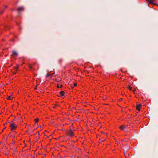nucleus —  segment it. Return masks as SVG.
<instances>
[{"label":"nucleus","instance_id":"39448f33","mask_svg":"<svg viewBox=\"0 0 158 158\" xmlns=\"http://www.w3.org/2000/svg\"><path fill=\"white\" fill-rule=\"evenodd\" d=\"M142 105L141 104L139 103L136 106V109L139 111L140 110Z\"/></svg>","mask_w":158,"mask_h":158},{"label":"nucleus","instance_id":"423d86ee","mask_svg":"<svg viewBox=\"0 0 158 158\" xmlns=\"http://www.w3.org/2000/svg\"><path fill=\"white\" fill-rule=\"evenodd\" d=\"M13 69H14V70L15 71H14L13 72V73L14 74H16V73L17 70L19 69V66H17L16 67H13Z\"/></svg>","mask_w":158,"mask_h":158},{"label":"nucleus","instance_id":"ddd939ff","mask_svg":"<svg viewBox=\"0 0 158 158\" xmlns=\"http://www.w3.org/2000/svg\"><path fill=\"white\" fill-rule=\"evenodd\" d=\"M34 121L35 122V124L37 123L39 121V119L38 118H36L34 119Z\"/></svg>","mask_w":158,"mask_h":158},{"label":"nucleus","instance_id":"2eb2a0df","mask_svg":"<svg viewBox=\"0 0 158 158\" xmlns=\"http://www.w3.org/2000/svg\"><path fill=\"white\" fill-rule=\"evenodd\" d=\"M88 69H90L89 70H88L89 72H90L93 71V69L92 67H89V68H88Z\"/></svg>","mask_w":158,"mask_h":158},{"label":"nucleus","instance_id":"6e6552de","mask_svg":"<svg viewBox=\"0 0 158 158\" xmlns=\"http://www.w3.org/2000/svg\"><path fill=\"white\" fill-rule=\"evenodd\" d=\"M13 98V96L12 95H11L9 96H7L6 98L8 100H11Z\"/></svg>","mask_w":158,"mask_h":158},{"label":"nucleus","instance_id":"f03ea898","mask_svg":"<svg viewBox=\"0 0 158 158\" xmlns=\"http://www.w3.org/2000/svg\"><path fill=\"white\" fill-rule=\"evenodd\" d=\"M7 8V5H3L2 6H0V15L3 14Z\"/></svg>","mask_w":158,"mask_h":158},{"label":"nucleus","instance_id":"0eeeda50","mask_svg":"<svg viewBox=\"0 0 158 158\" xmlns=\"http://www.w3.org/2000/svg\"><path fill=\"white\" fill-rule=\"evenodd\" d=\"M68 134L72 136L74 135V132L71 130H70L68 132Z\"/></svg>","mask_w":158,"mask_h":158},{"label":"nucleus","instance_id":"f3484780","mask_svg":"<svg viewBox=\"0 0 158 158\" xmlns=\"http://www.w3.org/2000/svg\"><path fill=\"white\" fill-rule=\"evenodd\" d=\"M135 90H136L135 89V88H133L132 91L134 94H135Z\"/></svg>","mask_w":158,"mask_h":158},{"label":"nucleus","instance_id":"4be33fe9","mask_svg":"<svg viewBox=\"0 0 158 158\" xmlns=\"http://www.w3.org/2000/svg\"><path fill=\"white\" fill-rule=\"evenodd\" d=\"M57 87L59 88V86L58 85L57 86Z\"/></svg>","mask_w":158,"mask_h":158},{"label":"nucleus","instance_id":"4468645a","mask_svg":"<svg viewBox=\"0 0 158 158\" xmlns=\"http://www.w3.org/2000/svg\"><path fill=\"white\" fill-rule=\"evenodd\" d=\"M12 55L13 56H17L18 55V53L17 52L15 51H13L12 52Z\"/></svg>","mask_w":158,"mask_h":158},{"label":"nucleus","instance_id":"20e7f679","mask_svg":"<svg viewBox=\"0 0 158 158\" xmlns=\"http://www.w3.org/2000/svg\"><path fill=\"white\" fill-rule=\"evenodd\" d=\"M146 1L148 3V4H150L152 5H154L156 6V3H155L156 2V0H146Z\"/></svg>","mask_w":158,"mask_h":158},{"label":"nucleus","instance_id":"412c9836","mask_svg":"<svg viewBox=\"0 0 158 158\" xmlns=\"http://www.w3.org/2000/svg\"><path fill=\"white\" fill-rule=\"evenodd\" d=\"M62 87V85H60V88H61Z\"/></svg>","mask_w":158,"mask_h":158},{"label":"nucleus","instance_id":"aec40b11","mask_svg":"<svg viewBox=\"0 0 158 158\" xmlns=\"http://www.w3.org/2000/svg\"><path fill=\"white\" fill-rule=\"evenodd\" d=\"M156 6H157L158 7V4L156 3Z\"/></svg>","mask_w":158,"mask_h":158},{"label":"nucleus","instance_id":"a211bd4d","mask_svg":"<svg viewBox=\"0 0 158 158\" xmlns=\"http://www.w3.org/2000/svg\"><path fill=\"white\" fill-rule=\"evenodd\" d=\"M77 84L76 83H74V86H77Z\"/></svg>","mask_w":158,"mask_h":158},{"label":"nucleus","instance_id":"9d476101","mask_svg":"<svg viewBox=\"0 0 158 158\" xmlns=\"http://www.w3.org/2000/svg\"><path fill=\"white\" fill-rule=\"evenodd\" d=\"M125 128V125H121L119 127V128L122 130H123Z\"/></svg>","mask_w":158,"mask_h":158},{"label":"nucleus","instance_id":"1a4fd4ad","mask_svg":"<svg viewBox=\"0 0 158 158\" xmlns=\"http://www.w3.org/2000/svg\"><path fill=\"white\" fill-rule=\"evenodd\" d=\"M65 92L63 91H61L60 92V96H64Z\"/></svg>","mask_w":158,"mask_h":158},{"label":"nucleus","instance_id":"f257e3e1","mask_svg":"<svg viewBox=\"0 0 158 158\" xmlns=\"http://www.w3.org/2000/svg\"><path fill=\"white\" fill-rule=\"evenodd\" d=\"M27 65L30 69L33 70L35 69L36 66H37V64L36 63H34L32 64H27Z\"/></svg>","mask_w":158,"mask_h":158},{"label":"nucleus","instance_id":"5701e85b","mask_svg":"<svg viewBox=\"0 0 158 158\" xmlns=\"http://www.w3.org/2000/svg\"><path fill=\"white\" fill-rule=\"evenodd\" d=\"M36 89V87H35V89Z\"/></svg>","mask_w":158,"mask_h":158},{"label":"nucleus","instance_id":"f8f14e48","mask_svg":"<svg viewBox=\"0 0 158 158\" xmlns=\"http://www.w3.org/2000/svg\"><path fill=\"white\" fill-rule=\"evenodd\" d=\"M127 88L129 89V90L132 91L133 89L132 87L129 85H128Z\"/></svg>","mask_w":158,"mask_h":158},{"label":"nucleus","instance_id":"6ab92c4d","mask_svg":"<svg viewBox=\"0 0 158 158\" xmlns=\"http://www.w3.org/2000/svg\"><path fill=\"white\" fill-rule=\"evenodd\" d=\"M120 101H122V100H123V98H121L120 99Z\"/></svg>","mask_w":158,"mask_h":158},{"label":"nucleus","instance_id":"dca6fc26","mask_svg":"<svg viewBox=\"0 0 158 158\" xmlns=\"http://www.w3.org/2000/svg\"><path fill=\"white\" fill-rule=\"evenodd\" d=\"M23 10V7H18L17 10L18 11H21Z\"/></svg>","mask_w":158,"mask_h":158},{"label":"nucleus","instance_id":"9b49d317","mask_svg":"<svg viewBox=\"0 0 158 158\" xmlns=\"http://www.w3.org/2000/svg\"><path fill=\"white\" fill-rule=\"evenodd\" d=\"M53 75V74H52V73H51V74H49L48 73L47 74V75H46V77H52Z\"/></svg>","mask_w":158,"mask_h":158},{"label":"nucleus","instance_id":"7ed1b4c3","mask_svg":"<svg viewBox=\"0 0 158 158\" xmlns=\"http://www.w3.org/2000/svg\"><path fill=\"white\" fill-rule=\"evenodd\" d=\"M9 127H10L11 130L12 131L15 130L17 128L16 125L12 123H10Z\"/></svg>","mask_w":158,"mask_h":158}]
</instances>
